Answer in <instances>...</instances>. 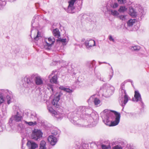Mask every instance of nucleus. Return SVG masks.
<instances>
[{"label":"nucleus","instance_id":"nucleus-7","mask_svg":"<svg viewBox=\"0 0 149 149\" xmlns=\"http://www.w3.org/2000/svg\"><path fill=\"white\" fill-rule=\"evenodd\" d=\"M79 0H70L68 1L69 5L68 6L67 12L69 13H75V3Z\"/></svg>","mask_w":149,"mask_h":149},{"label":"nucleus","instance_id":"nucleus-37","mask_svg":"<svg viewBox=\"0 0 149 149\" xmlns=\"http://www.w3.org/2000/svg\"><path fill=\"white\" fill-rule=\"evenodd\" d=\"M47 89H51L52 91L53 92V85L50 84H47Z\"/></svg>","mask_w":149,"mask_h":149},{"label":"nucleus","instance_id":"nucleus-49","mask_svg":"<svg viewBox=\"0 0 149 149\" xmlns=\"http://www.w3.org/2000/svg\"><path fill=\"white\" fill-rule=\"evenodd\" d=\"M103 63H106V64H109V65H110L109 63H107L106 62H103Z\"/></svg>","mask_w":149,"mask_h":149},{"label":"nucleus","instance_id":"nucleus-23","mask_svg":"<svg viewBox=\"0 0 149 149\" xmlns=\"http://www.w3.org/2000/svg\"><path fill=\"white\" fill-rule=\"evenodd\" d=\"M39 149H47L46 143L45 141L42 140L40 141Z\"/></svg>","mask_w":149,"mask_h":149},{"label":"nucleus","instance_id":"nucleus-50","mask_svg":"<svg viewBox=\"0 0 149 149\" xmlns=\"http://www.w3.org/2000/svg\"><path fill=\"white\" fill-rule=\"evenodd\" d=\"M10 2H13L14 1H15L16 0H9Z\"/></svg>","mask_w":149,"mask_h":149},{"label":"nucleus","instance_id":"nucleus-25","mask_svg":"<svg viewBox=\"0 0 149 149\" xmlns=\"http://www.w3.org/2000/svg\"><path fill=\"white\" fill-rule=\"evenodd\" d=\"M24 123L27 126H34L36 125L37 123L36 121L33 122H27L26 121H24Z\"/></svg>","mask_w":149,"mask_h":149},{"label":"nucleus","instance_id":"nucleus-46","mask_svg":"<svg viewBox=\"0 0 149 149\" xmlns=\"http://www.w3.org/2000/svg\"><path fill=\"white\" fill-rule=\"evenodd\" d=\"M125 84L124 83H122L121 85V87L120 89H125Z\"/></svg>","mask_w":149,"mask_h":149},{"label":"nucleus","instance_id":"nucleus-21","mask_svg":"<svg viewBox=\"0 0 149 149\" xmlns=\"http://www.w3.org/2000/svg\"><path fill=\"white\" fill-rule=\"evenodd\" d=\"M5 93L6 96V98L7 100V104H9L12 102L11 100L12 99L11 92L8 90H6L5 91Z\"/></svg>","mask_w":149,"mask_h":149},{"label":"nucleus","instance_id":"nucleus-10","mask_svg":"<svg viewBox=\"0 0 149 149\" xmlns=\"http://www.w3.org/2000/svg\"><path fill=\"white\" fill-rule=\"evenodd\" d=\"M43 16L42 15H35L33 18L31 22V26L33 28L37 27L38 23V21L40 20L43 19Z\"/></svg>","mask_w":149,"mask_h":149},{"label":"nucleus","instance_id":"nucleus-43","mask_svg":"<svg viewBox=\"0 0 149 149\" xmlns=\"http://www.w3.org/2000/svg\"><path fill=\"white\" fill-rule=\"evenodd\" d=\"M109 40L110 41L114 42L115 41L114 39L113 38L112 36L111 35H109Z\"/></svg>","mask_w":149,"mask_h":149},{"label":"nucleus","instance_id":"nucleus-17","mask_svg":"<svg viewBox=\"0 0 149 149\" xmlns=\"http://www.w3.org/2000/svg\"><path fill=\"white\" fill-rule=\"evenodd\" d=\"M58 140L57 136L50 135L48 137V141L50 144L52 146H54L56 144Z\"/></svg>","mask_w":149,"mask_h":149},{"label":"nucleus","instance_id":"nucleus-5","mask_svg":"<svg viewBox=\"0 0 149 149\" xmlns=\"http://www.w3.org/2000/svg\"><path fill=\"white\" fill-rule=\"evenodd\" d=\"M34 76V75H32L31 77L26 76L24 77L22 80L23 84L25 83H26L27 84V87L31 88L34 87L35 85L33 79Z\"/></svg>","mask_w":149,"mask_h":149},{"label":"nucleus","instance_id":"nucleus-52","mask_svg":"<svg viewBox=\"0 0 149 149\" xmlns=\"http://www.w3.org/2000/svg\"><path fill=\"white\" fill-rule=\"evenodd\" d=\"M82 41H84V40H83V39L82 40Z\"/></svg>","mask_w":149,"mask_h":149},{"label":"nucleus","instance_id":"nucleus-36","mask_svg":"<svg viewBox=\"0 0 149 149\" xmlns=\"http://www.w3.org/2000/svg\"><path fill=\"white\" fill-rule=\"evenodd\" d=\"M102 149H109L111 148V146L109 145H108L107 146L102 145Z\"/></svg>","mask_w":149,"mask_h":149},{"label":"nucleus","instance_id":"nucleus-47","mask_svg":"<svg viewBox=\"0 0 149 149\" xmlns=\"http://www.w3.org/2000/svg\"><path fill=\"white\" fill-rule=\"evenodd\" d=\"M82 7V3H81L79 6V8H78V9L79 10H80L81 9Z\"/></svg>","mask_w":149,"mask_h":149},{"label":"nucleus","instance_id":"nucleus-3","mask_svg":"<svg viewBox=\"0 0 149 149\" xmlns=\"http://www.w3.org/2000/svg\"><path fill=\"white\" fill-rule=\"evenodd\" d=\"M100 91H103V95L105 97H110L113 93L114 88L107 84H104L100 88Z\"/></svg>","mask_w":149,"mask_h":149},{"label":"nucleus","instance_id":"nucleus-19","mask_svg":"<svg viewBox=\"0 0 149 149\" xmlns=\"http://www.w3.org/2000/svg\"><path fill=\"white\" fill-rule=\"evenodd\" d=\"M103 11L105 13H106L107 11H109L111 13L112 15L114 16H117L119 15V13L117 11L112 9L109 10L106 7H104V8Z\"/></svg>","mask_w":149,"mask_h":149},{"label":"nucleus","instance_id":"nucleus-40","mask_svg":"<svg viewBox=\"0 0 149 149\" xmlns=\"http://www.w3.org/2000/svg\"><path fill=\"white\" fill-rule=\"evenodd\" d=\"M40 36V34H39V31H38L37 34L36 36L34 38V39L36 40H38L39 39V37Z\"/></svg>","mask_w":149,"mask_h":149},{"label":"nucleus","instance_id":"nucleus-6","mask_svg":"<svg viewBox=\"0 0 149 149\" xmlns=\"http://www.w3.org/2000/svg\"><path fill=\"white\" fill-rule=\"evenodd\" d=\"M42 133L40 130L34 129L32 131L31 138L35 141H39L42 137Z\"/></svg>","mask_w":149,"mask_h":149},{"label":"nucleus","instance_id":"nucleus-8","mask_svg":"<svg viewBox=\"0 0 149 149\" xmlns=\"http://www.w3.org/2000/svg\"><path fill=\"white\" fill-rule=\"evenodd\" d=\"M63 93L61 92H59L56 93L52 102V105L57 108L59 107L60 103L59 101L60 97L62 95Z\"/></svg>","mask_w":149,"mask_h":149},{"label":"nucleus","instance_id":"nucleus-22","mask_svg":"<svg viewBox=\"0 0 149 149\" xmlns=\"http://www.w3.org/2000/svg\"><path fill=\"white\" fill-rule=\"evenodd\" d=\"M88 101H89L90 102L93 101L95 105L97 106L98 105H99V106L100 105V101L99 99L95 98V95H93L91 96L88 100Z\"/></svg>","mask_w":149,"mask_h":149},{"label":"nucleus","instance_id":"nucleus-41","mask_svg":"<svg viewBox=\"0 0 149 149\" xmlns=\"http://www.w3.org/2000/svg\"><path fill=\"white\" fill-rule=\"evenodd\" d=\"M59 89L63 90L65 91L66 88L64 86H61L59 87Z\"/></svg>","mask_w":149,"mask_h":149},{"label":"nucleus","instance_id":"nucleus-11","mask_svg":"<svg viewBox=\"0 0 149 149\" xmlns=\"http://www.w3.org/2000/svg\"><path fill=\"white\" fill-rule=\"evenodd\" d=\"M45 42L46 43V45L45 47L47 46L48 49H49L54 44L55 42V40L53 37H50L48 38H46L45 39Z\"/></svg>","mask_w":149,"mask_h":149},{"label":"nucleus","instance_id":"nucleus-30","mask_svg":"<svg viewBox=\"0 0 149 149\" xmlns=\"http://www.w3.org/2000/svg\"><path fill=\"white\" fill-rule=\"evenodd\" d=\"M129 48L132 51H137L139 50L140 48L139 46H131Z\"/></svg>","mask_w":149,"mask_h":149},{"label":"nucleus","instance_id":"nucleus-38","mask_svg":"<svg viewBox=\"0 0 149 149\" xmlns=\"http://www.w3.org/2000/svg\"><path fill=\"white\" fill-rule=\"evenodd\" d=\"M95 62L94 60H93L92 62H88V63L90 64L89 67L90 68H92L93 65L95 64Z\"/></svg>","mask_w":149,"mask_h":149},{"label":"nucleus","instance_id":"nucleus-51","mask_svg":"<svg viewBox=\"0 0 149 149\" xmlns=\"http://www.w3.org/2000/svg\"><path fill=\"white\" fill-rule=\"evenodd\" d=\"M19 126L20 127H21V128H22V127H22V126H21V125H19Z\"/></svg>","mask_w":149,"mask_h":149},{"label":"nucleus","instance_id":"nucleus-1","mask_svg":"<svg viewBox=\"0 0 149 149\" xmlns=\"http://www.w3.org/2000/svg\"><path fill=\"white\" fill-rule=\"evenodd\" d=\"M91 110L86 108L85 106H81L78 109L77 113L71 114L69 120L72 123L81 126L91 127L97 124L98 119V115L92 113H88Z\"/></svg>","mask_w":149,"mask_h":149},{"label":"nucleus","instance_id":"nucleus-28","mask_svg":"<svg viewBox=\"0 0 149 149\" xmlns=\"http://www.w3.org/2000/svg\"><path fill=\"white\" fill-rule=\"evenodd\" d=\"M129 14L132 16H135L136 15V12L134 11V9L132 8H130Z\"/></svg>","mask_w":149,"mask_h":149},{"label":"nucleus","instance_id":"nucleus-2","mask_svg":"<svg viewBox=\"0 0 149 149\" xmlns=\"http://www.w3.org/2000/svg\"><path fill=\"white\" fill-rule=\"evenodd\" d=\"M104 116L103 120L107 125L110 126H115L117 125L120 122V113L116 112L115 115L111 112L106 110L104 111Z\"/></svg>","mask_w":149,"mask_h":149},{"label":"nucleus","instance_id":"nucleus-44","mask_svg":"<svg viewBox=\"0 0 149 149\" xmlns=\"http://www.w3.org/2000/svg\"><path fill=\"white\" fill-rule=\"evenodd\" d=\"M65 92L70 93H72V90H71L68 88H66Z\"/></svg>","mask_w":149,"mask_h":149},{"label":"nucleus","instance_id":"nucleus-12","mask_svg":"<svg viewBox=\"0 0 149 149\" xmlns=\"http://www.w3.org/2000/svg\"><path fill=\"white\" fill-rule=\"evenodd\" d=\"M108 76L106 78L100 77L99 78V80L105 82L109 81L112 79L113 75V71L112 67H111L109 72H108Z\"/></svg>","mask_w":149,"mask_h":149},{"label":"nucleus","instance_id":"nucleus-42","mask_svg":"<svg viewBox=\"0 0 149 149\" xmlns=\"http://www.w3.org/2000/svg\"><path fill=\"white\" fill-rule=\"evenodd\" d=\"M118 4L116 3H115L114 4L111 5V6L113 8H116L118 6Z\"/></svg>","mask_w":149,"mask_h":149},{"label":"nucleus","instance_id":"nucleus-13","mask_svg":"<svg viewBox=\"0 0 149 149\" xmlns=\"http://www.w3.org/2000/svg\"><path fill=\"white\" fill-rule=\"evenodd\" d=\"M114 144L116 145L112 147L113 149H122L125 147V142L122 140H119L115 142Z\"/></svg>","mask_w":149,"mask_h":149},{"label":"nucleus","instance_id":"nucleus-45","mask_svg":"<svg viewBox=\"0 0 149 149\" xmlns=\"http://www.w3.org/2000/svg\"><path fill=\"white\" fill-rule=\"evenodd\" d=\"M127 147L128 149H134V147L131 145H127Z\"/></svg>","mask_w":149,"mask_h":149},{"label":"nucleus","instance_id":"nucleus-4","mask_svg":"<svg viewBox=\"0 0 149 149\" xmlns=\"http://www.w3.org/2000/svg\"><path fill=\"white\" fill-rule=\"evenodd\" d=\"M16 110V113L15 111L14 112V115H13L12 117L10 118L9 120V123H11L13 120L16 122H19L22 121L23 119V117L21 113L18 111V108L16 107H15Z\"/></svg>","mask_w":149,"mask_h":149},{"label":"nucleus","instance_id":"nucleus-35","mask_svg":"<svg viewBox=\"0 0 149 149\" xmlns=\"http://www.w3.org/2000/svg\"><path fill=\"white\" fill-rule=\"evenodd\" d=\"M58 132L57 130H54L52 131V135H51L53 136H57V138L58 137Z\"/></svg>","mask_w":149,"mask_h":149},{"label":"nucleus","instance_id":"nucleus-48","mask_svg":"<svg viewBox=\"0 0 149 149\" xmlns=\"http://www.w3.org/2000/svg\"><path fill=\"white\" fill-rule=\"evenodd\" d=\"M99 63L100 65H101V64L103 63V62H99Z\"/></svg>","mask_w":149,"mask_h":149},{"label":"nucleus","instance_id":"nucleus-14","mask_svg":"<svg viewBox=\"0 0 149 149\" xmlns=\"http://www.w3.org/2000/svg\"><path fill=\"white\" fill-rule=\"evenodd\" d=\"M86 48L88 49H91L92 47L95 46V41L93 40H86L84 43Z\"/></svg>","mask_w":149,"mask_h":149},{"label":"nucleus","instance_id":"nucleus-34","mask_svg":"<svg viewBox=\"0 0 149 149\" xmlns=\"http://www.w3.org/2000/svg\"><path fill=\"white\" fill-rule=\"evenodd\" d=\"M127 17L128 16L127 15H121L119 16L120 19L123 21H125Z\"/></svg>","mask_w":149,"mask_h":149},{"label":"nucleus","instance_id":"nucleus-27","mask_svg":"<svg viewBox=\"0 0 149 149\" xmlns=\"http://www.w3.org/2000/svg\"><path fill=\"white\" fill-rule=\"evenodd\" d=\"M136 20L135 19H130L127 22V24L128 26H131L135 23Z\"/></svg>","mask_w":149,"mask_h":149},{"label":"nucleus","instance_id":"nucleus-9","mask_svg":"<svg viewBox=\"0 0 149 149\" xmlns=\"http://www.w3.org/2000/svg\"><path fill=\"white\" fill-rule=\"evenodd\" d=\"M58 75V72L56 70L52 71L51 74L49 76V78L52 77L51 79H50V82L52 84H56Z\"/></svg>","mask_w":149,"mask_h":149},{"label":"nucleus","instance_id":"nucleus-15","mask_svg":"<svg viewBox=\"0 0 149 149\" xmlns=\"http://www.w3.org/2000/svg\"><path fill=\"white\" fill-rule=\"evenodd\" d=\"M120 94L122 97H124L123 101L124 105H122L123 106H124L127 102L129 97L126 93V91L125 89H120Z\"/></svg>","mask_w":149,"mask_h":149},{"label":"nucleus","instance_id":"nucleus-26","mask_svg":"<svg viewBox=\"0 0 149 149\" xmlns=\"http://www.w3.org/2000/svg\"><path fill=\"white\" fill-rule=\"evenodd\" d=\"M53 35L57 37H59L60 36V35L59 30L57 29H54L53 31Z\"/></svg>","mask_w":149,"mask_h":149},{"label":"nucleus","instance_id":"nucleus-16","mask_svg":"<svg viewBox=\"0 0 149 149\" xmlns=\"http://www.w3.org/2000/svg\"><path fill=\"white\" fill-rule=\"evenodd\" d=\"M133 100L134 101L139 102L141 103V105L143 104L141 94L137 91H135L134 98L133 99Z\"/></svg>","mask_w":149,"mask_h":149},{"label":"nucleus","instance_id":"nucleus-18","mask_svg":"<svg viewBox=\"0 0 149 149\" xmlns=\"http://www.w3.org/2000/svg\"><path fill=\"white\" fill-rule=\"evenodd\" d=\"M34 78V82L36 85L38 86L42 85L43 84V80L40 76L35 75Z\"/></svg>","mask_w":149,"mask_h":149},{"label":"nucleus","instance_id":"nucleus-32","mask_svg":"<svg viewBox=\"0 0 149 149\" xmlns=\"http://www.w3.org/2000/svg\"><path fill=\"white\" fill-rule=\"evenodd\" d=\"M127 8L125 6H120L118 10L120 13H123L127 10Z\"/></svg>","mask_w":149,"mask_h":149},{"label":"nucleus","instance_id":"nucleus-33","mask_svg":"<svg viewBox=\"0 0 149 149\" xmlns=\"http://www.w3.org/2000/svg\"><path fill=\"white\" fill-rule=\"evenodd\" d=\"M5 100L4 98V97L3 93L0 94V105H1L2 103H3Z\"/></svg>","mask_w":149,"mask_h":149},{"label":"nucleus","instance_id":"nucleus-24","mask_svg":"<svg viewBox=\"0 0 149 149\" xmlns=\"http://www.w3.org/2000/svg\"><path fill=\"white\" fill-rule=\"evenodd\" d=\"M53 116H55L57 119H61L63 117L64 114L62 113H60L59 112L56 111V113L54 114Z\"/></svg>","mask_w":149,"mask_h":149},{"label":"nucleus","instance_id":"nucleus-39","mask_svg":"<svg viewBox=\"0 0 149 149\" xmlns=\"http://www.w3.org/2000/svg\"><path fill=\"white\" fill-rule=\"evenodd\" d=\"M118 3L120 4H125L126 2V0H117Z\"/></svg>","mask_w":149,"mask_h":149},{"label":"nucleus","instance_id":"nucleus-20","mask_svg":"<svg viewBox=\"0 0 149 149\" xmlns=\"http://www.w3.org/2000/svg\"><path fill=\"white\" fill-rule=\"evenodd\" d=\"M27 145L29 148V149H35L38 146L36 143L31 141H29L27 142Z\"/></svg>","mask_w":149,"mask_h":149},{"label":"nucleus","instance_id":"nucleus-31","mask_svg":"<svg viewBox=\"0 0 149 149\" xmlns=\"http://www.w3.org/2000/svg\"><path fill=\"white\" fill-rule=\"evenodd\" d=\"M47 109L52 114L53 116L54 114L56 113V111L53 109L51 107H47Z\"/></svg>","mask_w":149,"mask_h":149},{"label":"nucleus","instance_id":"nucleus-29","mask_svg":"<svg viewBox=\"0 0 149 149\" xmlns=\"http://www.w3.org/2000/svg\"><path fill=\"white\" fill-rule=\"evenodd\" d=\"M59 42L60 43H61L63 45H66L67 42L66 41V39H57V42Z\"/></svg>","mask_w":149,"mask_h":149}]
</instances>
